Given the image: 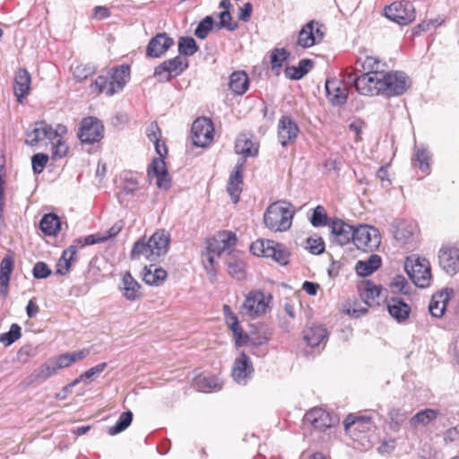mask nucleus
<instances>
[{
  "instance_id": "4c0bfd02",
  "label": "nucleus",
  "mask_w": 459,
  "mask_h": 459,
  "mask_svg": "<svg viewBox=\"0 0 459 459\" xmlns=\"http://www.w3.org/2000/svg\"><path fill=\"white\" fill-rule=\"evenodd\" d=\"M167 275L163 268L151 264L144 267L143 280L146 284L159 286L166 280Z\"/></svg>"
},
{
  "instance_id": "6e6552de",
  "label": "nucleus",
  "mask_w": 459,
  "mask_h": 459,
  "mask_svg": "<svg viewBox=\"0 0 459 459\" xmlns=\"http://www.w3.org/2000/svg\"><path fill=\"white\" fill-rule=\"evenodd\" d=\"M269 305V299H266L263 291H250L243 302L240 311L251 318L257 317L264 314Z\"/></svg>"
},
{
  "instance_id": "a878e982",
  "label": "nucleus",
  "mask_w": 459,
  "mask_h": 459,
  "mask_svg": "<svg viewBox=\"0 0 459 459\" xmlns=\"http://www.w3.org/2000/svg\"><path fill=\"white\" fill-rule=\"evenodd\" d=\"M453 294L454 290L452 289H446L432 296L429 304V310L432 316L439 318L444 315L446 303Z\"/></svg>"
},
{
  "instance_id": "6e6d98bb",
  "label": "nucleus",
  "mask_w": 459,
  "mask_h": 459,
  "mask_svg": "<svg viewBox=\"0 0 459 459\" xmlns=\"http://www.w3.org/2000/svg\"><path fill=\"white\" fill-rule=\"evenodd\" d=\"M213 26V18L210 15L205 16L197 25L195 30V35L200 39H204Z\"/></svg>"
},
{
  "instance_id": "4468645a",
  "label": "nucleus",
  "mask_w": 459,
  "mask_h": 459,
  "mask_svg": "<svg viewBox=\"0 0 459 459\" xmlns=\"http://www.w3.org/2000/svg\"><path fill=\"white\" fill-rule=\"evenodd\" d=\"M253 373L254 368L249 357L244 351H241L240 355L235 359L232 366L231 376L233 379L238 384L245 385Z\"/></svg>"
},
{
  "instance_id": "2eb2a0df",
  "label": "nucleus",
  "mask_w": 459,
  "mask_h": 459,
  "mask_svg": "<svg viewBox=\"0 0 459 459\" xmlns=\"http://www.w3.org/2000/svg\"><path fill=\"white\" fill-rule=\"evenodd\" d=\"M278 140L281 146L286 147L295 143L299 128L298 124L289 116H282L277 126Z\"/></svg>"
},
{
  "instance_id": "603ef678",
  "label": "nucleus",
  "mask_w": 459,
  "mask_h": 459,
  "mask_svg": "<svg viewBox=\"0 0 459 459\" xmlns=\"http://www.w3.org/2000/svg\"><path fill=\"white\" fill-rule=\"evenodd\" d=\"M133 420V413L130 411H124L112 427L108 429V434L115 436L126 429Z\"/></svg>"
},
{
  "instance_id": "7c9ffc66",
  "label": "nucleus",
  "mask_w": 459,
  "mask_h": 459,
  "mask_svg": "<svg viewBox=\"0 0 459 459\" xmlns=\"http://www.w3.org/2000/svg\"><path fill=\"white\" fill-rule=\"evenodd\" d=\"M120 290L123 296L130 301H134L141 297V285L132 276L130 272H126L122 277Z\"/></svg>"
},
{
  "instance_id": "393cba45",
  "label": "nucleus",
  "mask_w": 459,
  "mask_h": 459,
  "mask_svg": "<svg viewBox=\"0 0 459 459\" xmlns=\"http://www.w3.org/2000/svg\"><path fill=\"white\" fill-rule=\"evenodd\" d=\"M153 251L156 253V256L160 260L164 257L169 248L170 234L165 230H159L153 233L148 239Z\"/></svg>"
},
{
  "instance_id": "f8f14e48",
  "label": "nucleus",
  "mask_w": 459,
  "mask_h": 459,
  "mask_svg": "<svg viewBox=\"0 0 459 459\" xmlns=\"http://www.w3.org/2000/svg\"><path fill=\"white\" fill-rule=\"evenodd\" d=\"M139 190V182L135 175L126 172L121 176L119 190L117 193L118 203L127 207L134 201L136 192Z\"/></svg>"
},
{
  "instance_id": "e433bc0d",
  "label": "nucleus",
  "mask_w": 459,
  "mask_h": 459,
  "mask_svg": "<svg viewBox=\"0 0 459 459\" xmlns=\"http://www.w3.org/2000/svg\"><path fill=\"white\" fill-rule=\"evenodd\" d=\"M430 160L431 156L425 148L415 147L411 158V165L414 168H418L422 173L428 175L430 172Z\"/></svg>"
},
{
  "instance_id": "79ce46f5",
  "label": "nucleus",
  "mask_w": 459,
  "mask_h": 459,
  "mask_svg": "<svg viewBox=\"0 0 459 459\" xmlns=\"http://www.w3.org/2000/svg\"><path fill=\"white\" fill-rule=\"evenodd\" d=\"M195 386L199 392L209 393L221 389V385L217 377H199L195 381Z\"/></svg>"
},
{
  "instance_id": "a19ab883",
  "label": "nucleus",
  "mask_w": 459,
  "mask_h": 459,
  "mask_svg": "<svg viewBox=\"0 0 459 459\" xmlns=\"http://www.w3.org/2000/svg\"><path fill=\"white\" fill-rule=\"evenodd\" d=\"M227 265L231 277L238 281L246 277V264L241 258L232 255L227 261Z\"/></svg>"
},
{
  "instance_id": "052dcab7",
  "label": "nucleus",
  "mask_w": 459,
  "mask_h": 459,
  "mask_svg": "<svg viewBox=\"0 0 459 459\" xmlns=\"http://www.w3.org/2000/svg\"><path fill=\"white\" fill-rule=\"evenodd\" d=\"M220 22L219 29L226 28L230 31L235 30L238 25V22H231L232 16L229 11H222L219 13Z\"/></svg>"
},
{
  "instance_id": "423d86ee",
  "label": "nucleus",
  "mask_w": 459,
  "mask_h": 459,
  "mask_svg": "<svg viewBox=\"0 0 459 459\" xmlns=\"http://www.w3.org/2000/svg\"><path fill=\"white\" fill-rule=\"evenodd\" d=\"M188 67L186 57L177 56L165 60L155 68L154 76L159 82H169L172 78L180 75Z\"/></svg>"
},
{
  "instance_id": "39448f33",
  "label": "nucleus",
  "mask_w": 459,
  "mask_h": 459,
  "mask_svg": "<svg viewBox=\"0 0 459 459\" xmlns=\"http://www.w3.org/2000/svg\"><path fill=\"white\" fill-rule=\"evenodd\" d=\"M353 234V244L358 249H361L366 252L372 251L377 248L381 242V237L378 230L372 226L359 224L355 227Z\"/></svg>"
},
{
  "instance_id": "864d4df0",
  "label": "nucleus",
  "mask_w": 459,
  "mask_h": 459,
  "mask_svg": "<svg viewBox=\"0 0 459 459\" xmlns=\"http://www.w3.org/2000/svg\"><path fill=\"white\" fill-rule=\"evenodd\" d=\"M22 337V328L18 324H13L8 332L0 334V342L10 346Z\"/></svg>"
},
{
  "instance_id": "a211bd4d",
  "label": "nucleus",
  "mask_w": 459,
  "mask_h": 459,
  "mask_svg": "<svg viewBox=\"0 0 459 459\" xmlns=\"http://www.w3.org/2000/svg\"><path fill=\"white\" fill-rule=\"evenodd\" d=\"M245 160H238L234 167L233 171L230 173L227 192L230 195L232 202L237 204L239 201V195L242 191L243 186V169H244Z\"/></svg>"
},
{
  "instance_id": "ddd939ff",
  "label": "nucleus",
  "mask_w": 459,
  "mask_h": 459,
  "mask_svg": "<svg viewBox=\"0 0 459 459\" xmlns=\"http://www.w3.org/2000/svg\"><path fill=\"white\" fill-rule=\"evenodd\" d=\"M382 73H362L356 82V91L365 96L381 94Z\"/></svg>"
},
{
  "instance_id": "5701e85b",
  "label": "nucleus",
  "mask_w": 459,
  "mask_h": 459,
  "mask_svg": "<svg viewBox=\"0 0 459 459\" xmlns=\"http://www.w3.org/2000/svg\"><path fill=\"white\" fill-rule=\"evenodd\" d=\"M394 238L401 246L411 244L413 240L417 227L406 221H397L393 224Z\"/></svg>"
},
{
  "instance_id": "2f4dec72",
  "label": "nucleus",
  "mask_w": 459,
  "mask_h": 459,
  "mask_svg": "<svg viewBox=\"0 0 459 459\" xmlns=\"http://www.w3.org/2000/svg\"><path fill=\"white\" fill-rule=\"evenodd\" d=\"M148 174L150 177H156L158 187L168 189L170 186L169 174L163 159H154L148 169Z\"/></svg>"
},
{
  "instance_id": "69168bd1",
  "label": "nucleus",
  "mask_w": 459,
  "mask_h": 459,
  "mask_svg": "<svg viewBox=\"0 0 459 459\" xmlns=\"http://www.w3.org/2000/svg\"><path fill=\"white\" fill-rule=\"evenodd\" d=\"M444 20L440 18L430 19L429 21H423L415 28V34L420 32H426L431 28H437L443 23Z\"/></svg>"
},
{
  "instance_id": "72a5a7b5",
  "label": "nucleus",
  "mask_w": 459,
  "mask_h": 459,
  "mask_svg": "<svg viewBox=\"0 0 459 459\" xmlns=\"http://www.w3.org/2000/svg\"><path fill=\"white\" fill-rule=\"evenodd\" d=\"M229 89L233 94L242 96L249 88V79L246 72L234 71L229 77Z\"/></svg>"
},
{
  "instance_id": "c756f323",
  "label": "nucleus",
  "mask_w": 459,
  "mask_h": 459,
  "mask_svg": "<svg viewBox=\"0 0 459 459\" xmlns=\"http://www.w3.org/2000/svg\"><path fill=\"white\" fill-rule=\"evenodd\" d=\"M130 257L132 260H140L144 258L152 263H158L160 259L156 256L155 251L152 248L148 241L144 238L137 240L131 250Z\"/></svg>"
},
{
  "instance_id": "aec40b11",
  "label": "nucleus",
  "mask_w": 459,
  "mask_h": 459,
  "mask_svg": "<svg viewBox=\"0 0 459 459\" xmlns=\"http://www.w3.org/2000/svg\"><path fill=\"white\" fill-rule=\"evenodd\" d=\"M326 96L333 106L343 105L348 97V89L344 83L337 79H331L325 82Z\"/></svg>"
},
{
  "instance_id": "37998d69",
  "label": "nucleus",
  "mask_w": 459,
  "mask_h": 459,
  "mask_svg": "<svg viewBox=\"0 0 459 459\" xmlns=\"http://www.w3.org/2000/svg\"><path fill=\"white\" fill-rule=\"evenodd\" d=\"M74 256L75 251L74 247H68L65 249L56 264V273L60 275L66 274L71 267V261Z\"/></svg>"
},
{
  "instance_id": "338daca9",
  "label": "nucleus",
  "mask_w": 459,
  "mask_h": 459,
  "mask_svg": "<svg viewBox=\"0 0 459 459\" xmlns=\"http://www.w3.org/2000/svg\"><path fill=\"white\" fill-rule=\"evenodd\" d=\"M232 333L233 336L235 338V342L237 347H241L246 344L251 340L247 334H246L240 325H238L236 327L230 328Z\"/></svg>"
},
{
  "instance_id": "58836bf2",
  "label": "nucleus",
  "mask_w": 459,
  "mask_h": 459,
  "mask_svg": "<svg viewBox=\"0 0 459 459\" xmlns=\"http://www.w3.org/2000/svg\"><path fill=\"white\" fill-rule=\"evenodd\" d=\"M381 265V257L378 255H371L367 260L357 262L355 270L360 276H368L377 271Z\"/></svg>"
},
{
  "instance_id": "0e129e2a",
  "label": "nucleus",
  "mask_w": 459,
  "mask_h": 459,
  "mask_svg": "<svg viewBox=\"0 0 459 459\" xmlns=\"http://www.w3.org/2000/svg\"><path fill=\"white\" fill-rule=\"evenodd\" d=\"M50 359L52 360L57 370L68 368L73 364V359L71 357L70 352L61 354L57 357L51 358Z\"/></svg>"
},
{
  "instance_id": "b1692460",
  "label": "nucleus",
  "mask_w": 459,
  "mask_h": 459,
  "mask_svg": "<svg viewBox=\"0 0 459 459\" xmlns=\"http://www.w3.org/2000/svg\"><path fill=\"white\" fill-rule=\"evenodd\" d=\"M31 77L29 72L24 68H20L14 77L13 92L17 98L18 102L29 94L30 90Z\"/></svg>"
},
{
  "instance_id": "f704fd0d",
  "label": "nucleus",
  "mask_w": 459,
  "mask_h": 459,
  "mask_svg": "<svg viewBox=\"0 0 459 459\" xmlns=\"http://www.w3.org/2000/svg\"><path fill=\"white\" fill-rule=\"evenodd\" d=\"M39 229L46 236H56L62 229L59 216L52 212L44 214L39 221Z\"/></svg>"
},
{
  "instance_id": "49530a36",
  "label": "nucleus",
  "mask_w": 459,
  "mask_h": 459,
  "mask_svg": "<svg viewBox=\"0 0 459 459\" xmlns=\"http://www.w3.org/2000/svg\"><path fill=\"white\" fill-rule=\"evenodd\" d=\"M380 61L373 56H366L356 63V71L361 73H384L379 70Z\"/></svg>"
},
{
  "instance_id": "13d9d810",
  "label": "nucleus",
  "mask_w": 459,
  "mask_h": 459,
  "mask_svg": "<svg viewBox=\"0 0 459 459\" xmlns=\"http://www.w3.org/2000/svg\"><path fill=\"white\" fill-rule=\"evenodd\" d=\"M52 149L53 159H61L65 157L68 152V145L63 139L49 140Z\"/></svg>"
},
{
  "instance_id": "a18cd8bd",
  "label": "nucleus",
  "mask_w": 459,
  "mask_h": 459,
  "mask_svg": "<svg viewBox=\"0 0 459 459\" xmlns=\"http://www.w3.org/2000/svg\"><path fill=\"white\" fill-rule=\"evenodd\" d=\"M267 253L269 257L273 258L275 262L281 265L289 263L290 254L287 247L280 243L274 242L273 249H268Z\"/></svg>"
},
{
  "instance_id": "bf43d9fd",
  "label": "nucleus",
  "mask_w": 459,
  "mask_h": 459,
  "mask_svg": "<svg viewBox=\"0 0 459 459\" xmlns=\"http://www.w3.org/2000/svg\"><path fill=\"white\" fill-rule=\"evenodd\" d=\"M48 161V155L45 153H36L31 157V165L34 174H40Z\"/></svg>"
},
{
  "instance_id": "7ed1b4c3",
  "label": "nucleus",
  "mask_w": 459,
  "mask_h": 459,
  "mask_svg": "<svg viewBox=\"0 0 459 459\" xmlns=\"http://www.w3.org/2000/svg\"><path fill=\"white\" fill-rule=\"evenodd\" d=\"M404 270L413 283L420 288H427L431 281L429 262L416 255L408 256L404 262Z\"/></svg>"
},
{
  "instance_id": "f257e3e1",
  "label": "nucleus",
  "mask_w": 459,
  "mask_h": 459,
  "mask_svg": "<svg viewBox=\"0 0 459 459\" xmlns=\"http://www.w3.org/2000/svg\"><path fill=\"white\" fill-rule=\"evenodd\" d=\"M130 78V68L122 65L113 68L107 75H100L91 84V92L105 93L110 97L121 91Z\"/></svg>"
},
{
  "instance_id": "774afa93",
  "label": "nucleus",
  "mask_w": 459,
  "mask_h": 459,
  "mask_svg": "<svg viewBox=\"0 0 459 459\" xmlns=\"http://www.w3.org/2000/svg\"><path fill=\"white\" fill-rule=\"evenodd\" d=\"M266 337H259L257 339H251L247 345L249 347V351L256 356H263L265 354L264 351H259V346L267 342Z\"/></svg>"
},
{
  "instance_id": "e2e57ef3",
  "label": "nucleus",
  "mask_w": 459,
  "mask_h": 459,
  "mask_svg": "<svg viewBox=\"0 0 459 459\" xmlns=\"http://www.w3.org/2000/svg\"><path fill=\"white\" fill-rule=\"evenodd\" d=\"M51 273V269L44 262H37L32 270V274L36 279H46Z\"/></svg>"
},
{
  "instance_id": "4d7b16f0",
  "label": "nucleus",
  "mask_w": 459,
  "mask_h": 459,
  "mask_svg": "<svg viewBox=\"0 0 459 459\" xmlns=\"http://www.w3.org/2000/svg\"><path fill=\"white\" fill-rule=\"evenodd\" d=\"M328 216L325 209L322 205H317L310 218V222L314 227H322L327 225Z\"/></svg>"
},
{
  "instance_id": "1a4fd4ad",
  "label": "nucleus",
  "mask_w": 459,
  "mask_h": 459,
  "mask_svg": "<svg viewBox=\"0 0 459 459\" xmlns=\"http://www.w3.org/2000/svg\"><path fill=\"white\" fill-rule=\"evenodd\" d=\"M322 28L323 25L314 20L304 24L298 34L297 45L308 48L321 42L325 37Z\"/></svg>"
},
{
  "instance_id": "f03ea898",
  "label": "nucleus",
  "mask_w": 459,
  "mask_h": 459,
  "mask_svg": "<svg viewBox=\"0 0 459 459\" xmlns=\"http://www.w3.org/2000/svg\"><path fill=\"white\" fill-rule=\"evenodd\" d=\"M295 211L290 203L278 201L270 204L264 214V222L273 231H286L291 224Z\"/></svg>"
},
{
  "instance_id": "8fccbe9b",
  "label": "nucleus",
  "mask_w": 459,
  "mask_h": 459,
  "mask_svg": "<svg viewBox=\"0 0 459 459\" xmlns=\"http://www.w3.org/2000/svg\"><path fill=\"white\" fill-rule=\"evenodd\" d=\"M236 152L244 157H255L258 153V148L248 139H238L235 144Z\"/></svg>"
},
{
  "instance_id": "ea45409f",
  "label": "nucleus",
  "mask_w": 459,
  "mask_h": 459,
  "mask_svg": "<svg viewBox=\"0 0 459 459\" xmlns=\"http://www.w3.org/2000/svg\"><path fill=\"white\" fill-rule=\"evenodd\" d=\"M313 65V61L310 59H301L298 66H287L284 73L287 78L300 80L312 69Z\"/></svg>"
},
{
  "instance_id": "412c9836",
  "label": "nucleus",
  "mask_w": 459,
  "mask_h": 459,
  "mask_svg": "<svg viewBox=\"0 0 459 459\" xmlns=\"http://www.w3.org/2000/svg\"><path fill=\"white\" fill-rule=\"evenodd\" d=\"M237 243L236 234L231 231L219 232L216 237L208 241L207 248L220 256Z\"/></svg>"
},
{
  "instance_id": "5fc2aeb1",
  "label": "nucleus",
  "mask_w": 459,
  "mask_h": 459,
  "mask_svg": "<svg viewBox=\"0 0 459 459\" xmlns=\"http://www.w3.org/2000/svg\"><path fill=\"white\" fill-rule=\"evenodd\" d=\"M290 53L285 48H274L270 56L273 70L277 72L282 67L283 63L289 58Z\"/></svg>"
},
{
  "instance_id": "de8ad7c7",
  "label": "nucleus",
  "mask_w": 459,
  "mask_h": 459,
  "mask_svg": "<svg viewBox=\"0 0 459 459\" xmlns=\"http://www.w3.org/2000/svg\"><path fill=\"white\" fill-rule=\"evenodd\" d=\"M57 371L52 360L48 359L34 371L33 377L36 381L42 383L56 375Z\"/></svg>"
},
{
  "instance_id": "20e7f679",
  "label": "nucleus",
  "mask_w": 459,
  "mask_h": 459,
  "mask_svg": "<svg viewBox=\"0 0 459 459\" xmlns=\"http://www.w3.org/2000/svg\"><path fill=\"white\" fill-rule=\"evenodd\" d=\"M381 79V94L386 97L400 96L411 86L410 78L401 71L384 72Z\"/></svg>"
},
{
  "instance_id": "6ab92c4d",
  "label": "nucleus",
  "mask_w": 459,
  "mask_h": 459,
  "mask_svg": "<svg viewBox=\"0 0 459 459\" xmlns=\"http://www.w3.org/2000/svg\"><path fill=\"white\" fill-rule=\"evenodd\" d=\"M331 232L333 241L340 246H344L354 238L355 226L350 225L341 219H334L331 221Z\"/></svg>"
},
{
  "instance_id": "9d476101",
  "label": "nucleus",
  "mask_w": 459,
  "mask_h": 459,
  "mask_svg": "<svg viewBox=\"0 0 459 459\" xmlns=\"http://www.w3.org/2000/svg\"><path fill=\"white\" fill-rule=\"evenodd\" d=\"M213 125L207 117H199L192 125L191 135L194 145L205 147L213 140Z\"/></svg>"
},
{
  "instance_id": "c85d7f7f",
  "label": "nucleus",
  "mask_w": 459,
  "mask_h": 459,
  "mask_svg": "<svg viewBox=\"0 0 459 459\" xmlns=\"http://www.w3.org/2000/svg\"><path fill=\"white\" fill-rule=\"evenodd\" d=\"M304 340L311 347H317L326 343L328 333L326 328L322 325H313L305 328Z\"/></svg>"
},
{
  "instance_id": "f3484780",
  "label": "nucleus",
  "mask_w": 459,
  "mask_h": 459,
  "mask_svg": "<svg viewBox=\"0 0 459 459\" xmlns=\"http://www.w3.org/2000/svg\"><path fill=\"white\" fill-rule=\"evenodd\" d=\"M440 266L449 274L459 270V249L454 246H444L438 254Z\"/></svg>"
},
{
  "instance_id": "bb28decb",
  "label": "nucleus",
  "mask_w": 459,
  "mask_h": 459,
  "mask_svg": "<svg viewBox=\"0 0 459 459\" xmlns=\"http://www.w3.org/2000/svg\"><path fill=\"white\" fill-rule=\"evenodd\" d=\"M387 310L398 323L405 322L411 314V307L398 297L391 298L387 301Z\"/></svg>"
},
{
  "instance_id": "4be33fe9",
  "label": "nucleus",
  "mask_w": 459,
  "mask_h": 459,
  "mask_svg": "<svg viewBox=\"0 0 459 459\" xmlns=\"http://www.w3.org/2000/svg\"><path fill=\"white\" fill-rule=\"evenodd\" d=\"M174 44L172 38L166 33H159L153 37L146 48V55L149 57H160Z\"/></svg>"
},
{
  "instance_id": "c03bdc74",
  "label": "nucleus",
  "mask_w": 459,
  "mask_h": 459,
  "mask_svg": "<svg viewBox=\"0 0 459 459\" xmlns=\"http://www.w3.org/2000/svg\"><path fill=\"white\" fill-rule=\"evenodd\" d=\"M73 78L77 82H82L87 78L92 76L96 73V68L91 64H77L71 67Z\"/></svg>"
},
{
  "instance_id": "680f3d73",
  "label": "nucleus",
  "mask_w": 459,
  "mask_h": 459,
  "mask_svg": "<svg viewBox=\"0 0 459 459\" xmlns=\"http://www.w3.org/2000/svg\"><path fill=\"white\" fill-rule=\"evenodd\" d=\"M307 249L313 255H320L325 251V242L322 238H308Z\"/></svg>"
},
{
  "instance_id": "09e8293b",
  "label": "nucleus",
  "mask_w": 459,
  "mask_h": 459,
  "mask_svg": "<svg viewBox=\"0 0 459 459\" xmlns=\"http://www.w3.org/2000/svg\"><path fill=\"white\" fill-rule=\"evenodd\" d=\"M178 53L179 56H191L195 55L199 48L192 37H181L178 39Z\"/></svg>"
},
{
  "instance_id": "9b49d317",
  "label": "nucleus",
  "mask_w": 459,
  "mask_h": 459,
  "mask_svg": "<svg viewBox=\"0 0 459 459\" xmlns=\"http://www.w3.org/2000/svg\"><path fill=\"white\" fill-rule=\"evenodd\" d=\"M104 126L96 117H85L81 122L78 137L82 143H94L103 138Z\"/></svg>"
},
{
  "instance_id": "0eeeda50",
  "label": "nucleus",
  "mask_w": 459,
  "mask_h": 459,
  "mask_svg": "<svg viewBox=\"0 0 459 459\" xmlns=\"http://www.w3.org/2000/svg\"><path fill=\"white\" fill-rule=\"evenodd\" d=\"M385 15L400 25H407L415 20V10L411 2L403 0L386 6Z\"/></svg>"
},
{
  "instance_id": "cd10ccee",
  "label": "nucleus",
  "mask_w": 459,
  "mask_h": 459,
  "mask_svg": "<svg viewBox=\"0 0 459 459\" xmlns=\"http://www.w3.org/2000/svg\"><path fill=\"white\" fill-rule=\"evenodd\" d=\"M44 140H50L48 135V124L44 121L37 122L26 132L25 144L36 146Z\"/></svg>"
},
{
  "instance_id": "c9c22d12",
  "label": "nucleus",
  "mask_w": 459,
  "mask_h": 459,
  "mask_svg": "<svg viewBox=\"0 0 459 459\" xmlns=\"http://www.w3.org/2000/svg\"><path fill=\"white\" fill-rule=\"evenodd\" d=\"M361 302L368 307L377 304V299L381 293V287L370 281L362 283L359 287Z\"/></svg>"
},
{
  "instance_id": "dca6fc26",
  "label": "nucleus",
  "mask_w": 459,
  "mask_h": 459,
  "mask_svg": "<svg viewBox=\"0 0 459 459\" xmlns=\"http://www.w3.org/2000/svg\"><path fill=\"white\" fill-rule=\"evenodd\" d=\"M303 425L310 426L316 430L323 431L332 426V419L322 408H313L303 418Z\"/></svg>"
},
{
  "instance_id": "473e14b6",
  "label": "nucleus",
  "mask_w": 459,
  "mask_h": 459,
  "mask_svg": "<svg viewBox=\"0 0 459 459\" xmlns=\"http://www.w3.org/2000/svg\"><path fill=\"white\" fill-rule=\"evenodd\" d=\"M13 257L5 255L0 263V294L5 298L9 293V281L13 271Z\"/></svg>"
},
{
  "instance_id": "3c124183",
  "label": "nucleus",
  "mask_w": 459,
  "mask_h": 459,
  "mask_svg": "<svg viewBox=\"0 0 459 459\" xmlns=\"http://www.w3.org/2000/svg\"><path fill=\"white\" fill-rule=\"evenodd\" d=\"M438 415V411L433 409H426L416 413L410 420L411 426L418 424L427 425L434 420Z\"/></svg>"
}]
</instances>
